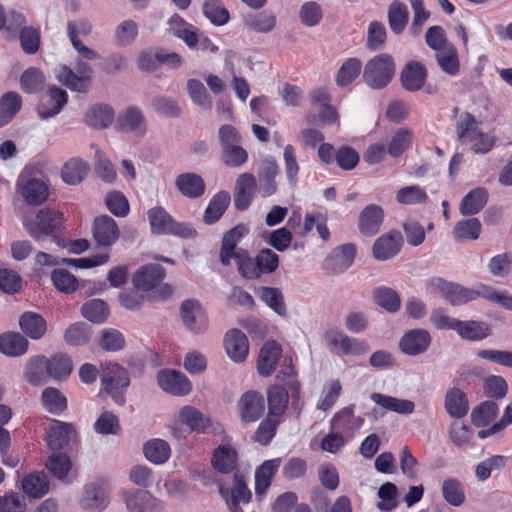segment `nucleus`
<instances>
[{
  "label": "nucleus",
  "instance_id": "1",
  "mask_svg": "<svg viewBox=\"0 0 512 512\" xmlns=\"http://www.w3.org/2000/svg\"><path fill=\"white\" fill-rule=\"evenodd\" d=\"M486 286L479 284L475 288H467L441 277H432L427 281V289L431 292H439L452 306H461L480 297L485 298Z\"/></svg>",
  "mask_w": 512,
  "mask_h": 512
},
{
  "label": "nucleus",
  "instance_id": "2",
  "mask_svg": "<svg viewBox=\"0 0 512 512\" xmlns=\"http://www.w3.org/2000/svg\"><path fill=\"white\" fill-rule=\"evenodd\" d=\"M279 256L269 248L259 250L255 257L249 252H242L237 271L241 277L247 280L259 279L262 275H268L277 270Z\"/></svg>",
  "mask_w": 512,
  "mask_h": 512
},
{
  "label": "nucleus",
  "instance_id": "3",
  "mask_svg": "<svg viewBox=\"0 0 512 512\" xmlns=\"http://www.w3.org/2000/svg\"><path fill=\"white\" fill-rule=\"evenodd\" d=\"M221 147V159L230 168L242 167L248 161V152L241 146L240 132L230 124H223L218 129Z\"/></svg>",
  "mask_w": 512,
  "mask_h": 512
},
{
  "label": "nucleus",
  "instance_id": "4",
  "mask_svg": "<svg viewBox=\"0 0 512 512\" xmlns=\"http://www.w3.org/2000/svg\"><path fill=\"white\" fill-rule=\"evenodd\" d=\"M147 218L151 232L155 235H173L184 239L197 236V231L189 223L176 221L162 206L148 210Z\"/></svg>",
  "mask_w": 512,
  "mask_h": 512
},
{
  "label": "nucleus",
  "instance_id": "5",
  "mask_svg": "<svg viewBox=\"0 0 512 512\" xmlns=\"http://www.w3.org/2000/svg\"><path fill=\"white\" fill-rule=\"evenodd\" d=\"M102 389L119 406L126 403L125 393L130 386V376L126 368L118 363L108 362L101 366Z\"/></svg>",
  "mask_w": 512,
  "mask_h": 512
},
{
  "label": "nucleus",
  "instance_id": "6",
  "mask_svg": "<svg viewBox=\"0 0 512 512\" xmlns=\"http://www.w3.org/2000/svg\"><path fill=\"white\" fill-rule=\"evenodd\" d=\"M25 228L35 240L51 237L59 246H63L61 239L63 230V214L50 208L40 209L36 215L35 223H26Z\"/></svg>",
  "mask_w": 512,
  "mask_h": 512
},
{
  "label": "nucleus",
  "instance_id": "7",
  "mask_svg": "<svg viewBox=\"0 0 512 512\" xmlns=\"http://www.w3.org/2000/svg\"><path fill=\"white\" fill-rule=\"evenodd\" d=\"M395 73V62L391 55H376L364 67L363 80L372 89L380 90L388 86Z\"/></svg>",
  "mask_w": 512,
  "mask_h": 512
},
{
  "label": "nucleus",
  "instance_id": "8",
  "mask_svg": "<svg viewBox=\"0 0 512 512\" xmlns=\"http://www.w3.org/2000/svg\"><path fill=\"white\" fill-rule=\"evenodd\" d=\"M92 66L82 59H76L75 70L60 65L56 70L57 80L73 92L87 93L92 83Z\"/></svg>",
  "mask_w": 512,
  "mask_h": 512
},
{
  "label": "nucleus",
  "instance_id": "9",
  "mask_svg": "<svg viewBox=\"0 0 512 512\" xmlns=\"http://www.w3.org/2000/svg\"><path fill=\"white\" fill-rule=\"evenodd\" d=\"M218 489L229 512H244L240 504H248L252 500V492L247 486V475L242 470L234 471L231 487L219 484Z\"/></svg>",
  "mask_w": 512,
  "mask_h": 512
},
{
  "label": "nucleus",
  "instance_id": "10",
  "mask_svg": "<svg viewBox=\"0 0 512 512\" xmlns=\"http://www.w3.org/2000/svg\"><path fill=\"white\" fill-rule=\"evenodd\" d=\"M249 232L248 224L239 223L224 233L219 252V261L223 266H229L232 259L235 260L237 266L242 252H249L247 249L237 247Z\"/></svg>",
  "mask_w": 512,
  "mask_h": 512
},
{
  "label": "nucleus",
  "instance_id": "11",
  "mask_svg": "<svg viewBox=\"0 0 512 512\" xmlns=\"http://www.w3.org/2000/svg\"><path fill=\"white\" fill-rule=\"evenodd\" d=\"M16 186L18 193L29 205H41L49 195L48 186L43 180L30 177L24 171L19 175Z\"/></svg>",
  "mask_w": 512,
  "mask_h": 512
},
{
  "label": "nucleus",
  "instance_id": "12",
  "mask_svg": "<svg viewBox=\"0 0 512 512\" xmlns=\"http://www.w3.org/2000/svg\"><path fill=\"white\" fill-rule=\"evenodd\" d=\"M33 365L37 369H45L47 375L56 380H65L73 369L72 359L65 353H57L50 358L36 356Z\"/></svg>",
  "mask_w": 512,
  "mask_h": 512
},
{
  "label": "nucleus",
  "instance_id": "13",
  "mask_svg": "<svg viewBox=\"0 0 512 512\" xmlns=\"http://www.w3.org/2000/svg\"><path fill=\"white\" fill-rule=\"evenodd\" d=\"M67 92L55 85L49 87L48 91L42 95L37 106V112L41 119H49L58 115L67 104Z\"/></svg>",
  "mask_w": 512,
  "mask_h": 512
},
{
  "label": "nucleus",
  "instance_id": "14",
  "mask_svg": "<svg viewBox=\"0 0 512 512\" xmlns=\"http://www.w3.org/2000/svg\"><path fill=\"white\" fill-rule=\"evenodd\" d=\"M157 382L165 392L174 396H184L192 390L188 377L176 370H160L157 374Z\"/></svg>",
  "mask_w": 512,
  "mask_h": 512
},
{
  "label": "nucleus",
  "instance_id": "15",
  "mask_svg": "<svg viewBox=\"0 0 512 512\" xmlns=\"http://www.w3.org/2000/svg\"><path fill=\"white\" fill-rule=\"evenodd\" d=\"M238 409L242 422H256L262 417L265 411V399L259 392L249 390L240 397Z\"/></svg>",
  "mask_w": 512,
  "mask_h": 512
},
{
  "label": "nucleus",
  "instance_id": "16",
  "mask_svg": "<svg viewBox=\"0 0 512 512\" xmlns=\"http://www.w3.org/2000/svg\"><path fill=\"white\" fill-rule=\"evenodd\" d=\"M108 483L104 480H97L87 484L84 488V495L81 505L84 509L101 512L109 504Z\"/></svg>",
  "mask_w": 512,
  "mask_h": 512
},
{
  "label": "nucleus",
  "instance_id": "17",
  "mask_svg": "<svg viewBox=\"0 0 512 512\" xmlns=\"http://www.w3.org/2000/svg\"><path fill=\"white\" fill-rule=\"evenodd\" d=\"M257 189V179L249 172L238 176L234 188V206L238 211H246L252 204L255 190Z\"/></svg>",
  "mask_w": 512,
  "mask_h": 512
},
{
  "label": "nucleus",
  "instance_id": "18",
  "mask_svg": "<svg viewBox=\"0 0 512 512\" xmlns=\"http://www.w3.org/2000/svg\"><path fill=\"white\" fill-rule=\"evenodd\" d=\"M428 71L425 65L419 61L407 62L400 72V83L408 92L420 91L427 80Z\"/></svg>",
  "mask_w": 512,
  "mask_h": 512
},
{
  "label": "nucleus",
  "instance_id": "19",
  "mask_svg": "<svg viewBox=\"0 0 512 512\" xmlns=\"http://www.w3.org/2000/svg\"><path fill=\"white\" fill-rule=\"evenodd\" d=\"M431 343L430 333L422 328L407 331L400 338L399 349L408 356H417L427 351Z\"/></svg>",
  "mask_w": 512,
  "mask_h": 512
},
{
  "label": "nucleus",
  "instance_id": "20",
  "mask_svg": "<svg viewBox=\"0 0 512 512\" xmlns=\"http://www.w3.org/2000/svg\"><path fill=\"white\" fill-rule=\"evenodd\" d=\"M355 256L354 244L341 245L325 259L323 267L329 274H340L352 265Z\"/></svg>",
  "mask_w": 512,
  "mask_h": 512
},
{
  "label": "nucleus",
  "instance_id": "21",
  "mask_svg": "<svg viewBox=\"0 0 512 512\" xmlns=\"http://www.w3.org/2000/svg\"><path fill=\"white\" fill-rule=\"evenodd\" d=\"M279 174V165L272 156L262 159L259 168L258 193L261 197L267 198L277 191L276 176Z\"/></svg>",
  "mask_w": 512,
  "mask_h": 512
},
{
  "label": "nucleus",
  "instance_id": "22",
  "mask_svg": "<svg viewBox=\"0 0 512 512\" xmlns=\"http://www.w3.org/2000/svg\"><path fill=\"white\" fill-rule=\"evenodd\" d=\"M224 348L228 357L235 363H242L249 353L248 338L243 331L234 328L224 337Z\"/></svg>",
  "mask_w": 512,
  "mask_h": 512
},
{
  "label": "nucleus",
  "instance_id": "23",
  "mask_svg": "<svg viewBox=\"0 0 512 512\" xmlns=\"http://www.w3.org/2000/svg\"><path fill=\"white\" fill-rule=\"evenodd\" d=\"M402 244V234L397 230H391L376 239L373 245V255L380 261L391 259L400 252Z\"/></svg>",
  "mask_w": 512,
  "mask_h": 512
},
{
  "label": "nucleus",
  "instance_id": "24",
  "mask_svg": "<svg viewBox=\"0 0 512 512\" xmlns=\"http://www.w3.org/2000/svg\"><path fill=\"white\" fill-rule=\"evenodd\" d=\"M93 238L99 246H112L119 238L116 221L108 215L96 217L93 222Z\"/></svg>",
  "mask_w": 512,
  "mask_h": 512
},
{
  "label": "nucleus",
  "instance_id": "25",
  "mask_svg": "<svg viewBox=\"0 0 512 512\" xmlns=\"http://www.w3.org/2000/svg\"><path fill=\"white\" fill-rule=\"evenodd\" d=\"M165 276L166 271L162 265L147 264L136 271L133 284L137 289L147 292L159 285Z\"/></svg>",
  "mask_w": 512,
  "mask_h": 512
},
{
  "label": "nucleus",
  "instance_id": "26",
  "mask_svg": "<svg viewBox=\"0 0 512 512\" xmlns=\"http://www.w3.org/2000/svg\"><path fill=\"white\" fill-rule=\"evenodd\" d=\"M180 315L183 324L193 332H201L207 327V318L200 303L194 299H187L182 302Z\"/></svg>",
  "mask_w": 512,
  "mask_h": 512
},
{
  "label": "nucleus",
  "instance_id": "27",
  "mask_svg": "<svg viewBox=\"0 0 512 512\" xmlns=\"http://www.w3.org/2000/svg\"><path fill=\"white\" fill-rule=\"evenodd\" d=\"M384 221V210L376 204L367 205L359 214L358 229L367 237L376 235Z\"/></svg>",
  "mask_w": 512,
  "mask_h": 512
},
{
  "label": "nucleus",
  "instance_id": "28",
  "mask_svg": "<svg viewBox=\"0 0 512 512\" xmlns=\"http://www.w3.org/2000/svg\"><path fill=\"white\" fill-rule=\"evenodd\" d=\"M238 452L229 444H221L212 453V467L221 474H228L236 471L238 464Z\"/></svg>",
  "mask_w": 512,
  "mask_h": 512
},
{
  "label": "nucleus",
  "instance_id": "29",
  "mask_svg": "<svg viewBox=\"0 0 512 512\" xmlns=\"http://www.w3.org/2000/svg\"><path fill=\"white\" fill-rule=\"evenodd\" d=\"M175 186L182 196L189 199L200 198L206 189L202 176L194 172L179 174L175 179Z\"/></svg>",
  "mask_w": 512,
  "mask_h": 512
},
{
  "label": "nucleus",
  "instance_id": "30",
  "mask_svg": "<svg viewBox=\"0 0 512 512\" xmlns=\"http://www.w3.org/2000/svg\"><path fill=\"white\" fill-rule=\"evenodd\" d=\"M117 126L123 132H133L138 136L146 133V121L140 108L129 106L118 115Z\"/></svg>",
  "mask_w": 512,
  "mask_h": 512
},
{
  "label": "nucleus",
  "instance_id": "31",
  "mask_svg": "<svg viewBox=\"0 0 512 512\" xmlns=\"http://www.w3.org/2000/svg\"><path fill=\"white\" fill-rule=\"evenodd\" d=\"M281 465V458L265 460L255 470V495L261 501Z\"/></svg>",
  "mask_w": 512,
  "mask_h": 512
},
{
  "label": "nucleus",
  "instance_id": "32",
  "mask_svg": "<svg viewBox=\"0 0 512 512\" xmlns=\"http://www.w3.org/2000/svg\"><path fill=\"white\" fill-rule=\"evenodd\" d=\"M444 407L451 418L462 419L469 412L467 395L458 387L448 389L444 398Z\"/></svg>",
  "mask_w": 512,
  "mask_h": 512
},
{
  "label": "nucleus",
  "instance_id": "33",
  "mask_svg": "<svg viewBox=\"0 0 512 512\" xmlns=\"http://www.w3.org/2000/svg\"><path fill=\"white\" fill-rule=\"evenodd\" d=\"M178 419L191 432L204 433L211 426V419L205 416L199 409L190 405L180 408Z\"/></svg>",
  "mask_w": 512,
  "mask_h": 512
},
{
  "label": "nucleus",
  "instance_id": "34",
  "mask_svg": "<svg viewBox=\"0 0 512 512\" xmlns=\"http://www.w3.org/2000/svg\"><path fill=\"white\" fill-rule=\"evenodd\" d=\"M281 348L276 341H266L260 349L257 360V371L261 376H269L279 360Z\"/></svg>",
  "mask_w": 512,
  "mask_h": 512
},
{
  "label": "nucleus",
  "instance_id": "35",
  "mask_svg": "<svg viewBox=\"0 0 512 512\" xmlns=\"http://www.w3.org/2000/svg\"><path fill=\"white\" fill-rule=\"evenodd\" d=\"M19 326L25 336L33 340L41 339L47 331V322L42 315L27 311L19 317Z\"/></svg>",
  "mask_w": 512,
  "mask_h": 512
},
{
  "label": "nucleus",
  "instance_id": "36",
  "mask_svg": "<svg viewBox=\"0 0 512 512\" xmlns=\"http://www.w3.org/2000/svg\"><path fill=\"white\" fill-rule=\"evenodd\" d=\"M231 203V196L228 191L221 190L214 194L204 211L203 221L207 225L218 222Z\"/></svg>",
  "mask_w": 512,
  "mask_h": 512
},
{
  "label": "nucleus",
  "instance_id": "37",
  "mask_svg": "<svg viewBox=\"0 0 512 512\" xmlns=\"http://www.w3.org/2000/svg\"><path fill=\"white\" fill-rule=\"evenodd\" d=\"M489 193L485 187L470 190L461 200L459 211L463 216H473L479 213L487 204Z\"/></svg>",
  "mask_w": 512,
  "mask_h": 512
},
{
  "label": "nucleus",
  "instance_id": "38",
  "mask_svg": "<svg viewBox=\"0 0 512 512\" xmlns=\"http://www.w3.org/2000/svg\"><path fill=\"white\" fill-rule=\"evenodd\" d=\"M74 433L72 424L56 421V425L51 426L47 431V445L51 450H62L69 445Z\"/></svg>",
  "mask_w": 512,
  "mask_h": 512
},
{
  "label": "nucleus",
  "instance_id": "39",
  "mask_svg": "<svg viewBox=\"0 0 512 512\" xmlns=\"http://www.w3.org/2000/svg\"><path fill=\"white\" fill-rule=\"evenodd\" d=\"M370 398L375 404L382 407L383 409L401 415L412 414L415 410V404L411 400L399 399L377 392L372 393Z\"/></svg>",
  "mask_w": 512,
  "mask_h": 512
},
{
  "label": "nucleus",
  "instance_id": "40",
  "mask_svg": "<svg viewBox=\"0 0 512 512\" xmlns=\"http://www.w3.org/2000/svg\"><path fill=\"white\" fill-rule=\"evenodd\" d=\"M28 340L19 332L0 334V352L8 357H19L28 350Z\"/></svg>",
  "mask_w": 512,
  "mask_h": 512
},
{
  "label": "nucleus",
  "instance_id": "41",
  "mask_svg": "<svg viewBox=\"0 0 512 512\" xmlns=\"http://www.w3.org/2000/svg\"><path fill=\"white\" fill-rule=\"evenodd\" d=\"M456 325L457 327L455 331L457 334L462 339L469 341H481L487 338L491 333L490 326L483 321L459 320Z\"/></svg>",
  "mask_w": 512,
  "mask_h": 512
},
{
  "label": "nucleus",
  "instance_id": "42",
  "mask_svg": "<svg viewBox=\"0 0 512 512\" xmlns=\"http://www.w3.org/2000/svg\"><path fill=\"white\" fill-rule=\"evenodd\" d=\"M387 19L390 30L395 35H400L409 22L407 5L399 0H393L388 7Z\"/></svg>",
  "mask_w": 512,
  "mask_h": 512
},
{
  "label": "nucleus",
  "instance_id": "43",
  "mask_svg": "<svg viewBox=\"0 0 512 512\" xmlns=\"http://www.w3.org/2000/svg\"><path fill=\"white\" fill-rule=\"evenodd\" d=\"M243 21L246 27L257 33H269L275 28L277 18L274 13L264 10L258 13H248L244 16Z\"/></svg>",
  "mask_w": 512,
  "mask_h": 512
},
{
  "label": "nucleus",
  "instance_id": "44",
  "mask_svg": "<svg viewBox=\"0 0 512 512\" xmlns=\"http://www.w3.org/2000/svg\"><path fill=\"white\" fill-rule=\"evenodd\" d=\"M277 378L281 380L290 390L292 405L296 407L300 400V383L296 379V371L292 364V358L284 359L277 374Z\"/></svg>",
  "mask_w": 512,
  "mask_h": 512
},
{
  "label": "nucleus",
  "instance_id": "45",
  "mask_svg": "<svg viewBox=\"0 0 512 512\" xmlns=\"http://www.w3.org/2000/svg\"><path fill=\"white\" fill-rule=\"evenodd\" d=\"M143 452L146 459L156 465L164 464L171 456L170 445L159 438L147 441L143 447Z\"/></svg>",
  "mask_w": 512,
  "mask_h": 512
},
{
  "label": "nucleus",
  "instance_id": "46",
  "mask_svg": "<svg viewBox=\"0 0 512 512\" xmlns=\"http://www.w3.org/2000/svg\"><path fill=\"white\" fill-rule=\"evenodd\" d=\"M499 413V407L493 400H486L475 406L471 412V422L476 427L491 424Z\"/></svg>",
  "mask_w": 512,
  "mask_h": 512
},
{
  "label": "nucleus",
  "instance_id": "47",
  "mask_svg": "<svg viewBox=\"0 0 512 512\" xmlns=\"http://www.w3.org/2000/svg\"><path fill=\"white\" fill-rule=\"evenodd\" d=\"M22 99L19 93L6 92L0 98V128L7 125L20 111Z\"/></svg>",
  "mask_w": 512,
  "mask_h": 512
},
{
  "label": "nucleus",
  "instance_id": "48",
  "mask_svg": "<svg viewBox=\"0 0 512 512\" xmlns=\"http://www.w3.org/2000/svg\"><path fill=\"white\" fill-rule=\"evenodd\" d=\"M89 170L87 162L79 158L67 161L62 170L61 177L69 185H77L84 180Z\"/></svg>",
  "mask_w": 512,
  "mask_h": 512
},
{
  "label": "nucleus",
  "instance_id": "49",
  "mask_svg": "<svg viewBox=\"0 0 512 512\" xmlns=\"http://www.w3.org/2000/svg\"><path fill=\"white\" fill-rule=\"evenodd\" d=\"M92 326L86 322H75L68 326L64 340L70 346H83L91 340Z\"/></svg>",
  "mask_w": 512,
  "mask_h": 512
},
{
  "label": "nucleus",
  "instance_id": "50",
  "mask_svg": "<svg viewBox=\"0 0 512 512\" xmlns=\"http://www.w3.org/2000/svg\"><path fill=\"white\" fill-rule=\"evenodd\" d=\"M289 395L286 388L274 385L268 389L267 402L270 416H281L287 409Z\"/></svg>",
  "mask_w": 512,
  "mask_h": 512
},
{
  "label": "nucleus",
  "instance_id": "51",
  "mask_svg": "<svg viewBox=\"0 0 512 512\" xmlns=\"http://www.w3.org/2000/svg\"><path fill=\"white\" fill-rule=\"evenodd\" d=\"M41 402L50 413L59 415L67 409V398L57 388L47 387L42 391Z\"/></svg>",
  "mask_w": 512,
  "mask_h": 512
},
{
  "label": "nucleus",
  "instance_id": "52",
  "mask_svg": "<svg viewBox=\"0 0 512 512\" xmlns=\"http://www.w3.org/2000/svg\"><path fill=\"white\" fill-rule=\"evenodd\" d=\"M23 491L31 498H40L49 491V481L43 473H31L22 480Z\"/></svg>",
  "mask_w": 512,
  "mask_h": 512
},
{
  "label": "nucleus",
  "instance_id": "53",
  "mask_svg": "<svg viewBox=\"0 0 512 512\" xmlns=\"http://www.w3.org/2000/svg\"><path fill=\"white\" fill-rule=\"evenodd\" d=\"M186 89L194 105L204 110H210L212 108L213 99L200 80L194 78L189 79L187 81Z\"/></svg>",
  "mask_w": 512,
  "mask_h": 512
},
{
  "label": "nucleus",
  "instance_id": "54",
  "mask_svg": "<svg viewBox=\"0 0 512 512\" xmlns=\"http://www.w3.org/2000/svg\"><path fill=\"white\" fill-rule=\"evenodd\" d=\"M114 119V110L107 104L91 107L86 113V123L94 128H106Z\"/></svg>",
  "mask_w": 512,
  "mask_h": 512
},
{
  "label": "nucleus",
  "instance_id": "55",
  "mask_svg": "<svg viewBox=\"0 0 512 512\" xmlns=\"http://www.w3.org/2000/svg\"><path fill=\"white\" fill-rule=\"evenodd\" d=\"M444 500L453 507H459L465 502V490L462 483L454 477L443 481L441 487Z\"/></svg>",
  "mask_w": 512,
  "mask_h": 512
},
{
  "label": "nucleus",
  "instance_id": "56",
  "mask_svg": "<svg viewBox=\"0 0 512 512\" xmlns=\"http://www.w3.org/2000/svg\"><path fill=\"white\" fill-rule=\"evenodd\" d=\"M151 106L154 112L166 118H178L182 114L177 100L170 96L157 95L153 97Z\"/></svg>",
  "mask_w": 512,
  "mask_h": 512
},
{
  "label": "nucleus",
  "instance_id": "57",
  "mask_svg": "<svg viewBox=\"0 0 512 512\" xmlns=\"http://www.w3.org/2000/svg\"><path fill=\"white\" fill-rule=\"evenodd\" d=\"M361 69L362 63L358 58L347 59L337 72V86L344 88L350 85L360 75Z\"/></svg>",
  "mask_w": 512,
  "mask_h": 512
},
{
  "label": "nucleus",
  "instance_id": "58",
  "mask_svg": "<svg viewBox=\"0 0 512 512\" xmlns=\"http://www.w3.org/2000/svg\"><path fill=\"white\" fill-rule=\"evenodd\" d=\"M375 303L390 313L400 308V298L397 292L389 287L381 286L373 291Z\"/></svg>",
  "mask_w": 512,
  "mask_h": 512
},
{
  "label": "nucleus",
  "instance_id": "59",
  "mask_svg": "<svg viewBox=\"0 0 512 512\" xmlns=\"http://www.w3.org/2000/svg\"><path fill=\"white\" fill-rule=\"evenodd\" d=\"M341 391L342 385L339 380H331L326 382L317 402V409L324 412L329 411L337 402Z\"/></svg>",
  "mask_w": 512,
  "mask_h": 512
},
{
  "label": "nucleus",
  "instance_id": "60",
  "mask_svg": "<svg viewBox=\"0 0 512 512\" xmlns=\"http://www.w3.org/2000/svg\"><path fill=\"white\" fill-rule=\"evenodd\" d=\"M81 313L90 322L103 323L109 315V308L103 300L92 299L83 304Z\"/></svg>",
  "mask_w": 512,
  "mask_h": 512
},
{
  "label": "nucleus",
  "instance_id": "61",
  "mask_svg": "<svg viewBox=\"0 0 512 512\" xmlns=\"http://www.w3.org/2000/svg\"><path fill=\"white\" fill-rule=\"evenodd\" d=\"M93 429L100 435H118L121 431L119 418L111 411H104L94 422Z\"/></svg>",
  "mask_w": 512,
  "mask_h": 512
},
{
  "label": "nucleus",
  "instance_id": "62",
  "mask_svg": "<svg viewBox=\"0 0 512 512\" xmlns=\"http://www.w3.org/2000/svg\"><path fill=\"white\" fill-rule=\"evenodd\" d=\"M203 14L216 26H222L229 21V11L221 0H206L203 4Z\"/></svg>",
  "mask_w": 512,
  "mask_h": 512
},
{
  "label": "nucleus",
  "instance_id": "63",
  "mask_svg": "<svg viewBox=\"0 0 512 512\" xmlns=\"http://www.w3.org/2000/svg\"><path fill=\"white\" fill-rule=\"evenodd\" d=\"M259 296L261 300L278 315H286L287 309L280 289L275 287H261L259 289Z\"/></svg>",
  "mask_w": 512,
  "mask_h": 512
},
{
  "label": "nucleus",
  "instance_id": "64",
  "mask_svg": "<svg viewBox=\"0 0 512 512\" xmlns=\"http://www.w3.org/2000/svg\"><path fill=\"white\" fill-rule=\"evenodd\" d=\"M151 494L142 489H130L124 492V501L128 512H144Z\"/></svg>",
  "mask_w": 512,
  "mask_h": 512
}]
</instances>
